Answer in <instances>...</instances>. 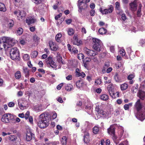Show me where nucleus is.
Masks as SVG:
<instances>
[{"label":"nucleus","instance_id":"nucleus-20","mask_svg":"<svg viewBox=\"0 0 145 145\" xmlns=\"http://www.w3.org/2000/svg\"><path fill=\"white\" fill-rule=\"evenodd\" d=\"M34 134L31 132H28L27 133L26 135V139L27 141H30L32 138L33 137Z\"/></svg>","mask_w":145,"mask_h":145},{"label":"nucleus","instance_id":"nucleus-7","mask_svg":"<svg viewBox=\"0 0 145 145\" xmlns=\"http://www.w3.org/2000/svg\"><path fill=\"white\" fill-rule=\"evenodd\" d=\"M93 41L94 43L93 48L97 52H99L101 50V41L96 38H93Z\"/></svg>","mask_w":145,"mask_h":145},{"label":"nucleus","instance_id":"nucleus-37","mask_svg":"<svg viewBox=\"0 0 145 145\" xmlns=\"http://www.w3.org/2000/svg\"><path fill=\"white\" fill-rule=\"evenodd\" d=\"M57 57V61L60 63H62V57L61 55L59 53H57V56H56Z\"/></svg>","mask_w":145,"mask_h":145},{"label":"nucleus","instance_id":"nucleus-60","mask_svg":"<svg viewBox=\"0 0 145 145\" xmlns=\"http://www.w3.org/2000/svg\"><path fill=\"white\" fill-rule=\"evenodd\" d=\"M121 64L120 63L118 62L115 64V67L116 69H118L119 68V67L121 66Z\"/></svg>","mask_w":145,"mask_h":145},{"label":"nucleus","instance_id":"nucleus-17","mask_svg":"<svg viewBox=\"0 0 145 145\" xmlns=\"http://www.w3.org/2000/svg\"><path fill=\"white\" fill-rule=\"evenodd\" d=\"M37 21V19L33 17H29L26 20V22L28 24H33Z\"/></svg>","mask_w":145,"mask_h":145},{"label":"nucleus","instance_id":"nucleus-59","mask_svg":"<svg viewBox=\"0 0 145 145\" xmlns=\"http://www.w3.org/2000/svg\"><path fill=\"white\" fill-rule=\"evenodd\" d=\"M28 121L30 124H32L33 123V119L32 117L30 116L29 118Z\"/></svg>","mask_w":145,"mask_h":145},{"label":"nucleus","instance_id":"nucleus-27","mask_svg":"<svg viewBox=\"0 0 145 145\" xmlns=\"http://www.w3.org/2000/svg\"><path fill=\"white\" fill-rule=\"evenodd\" d=\"M107 30L106 29L104 28H100L99 30V33L101 35L105 34Z\"/></svg>","mask_w":145,"mask_h":145},{"label":"nucleus","instance_id":"nucleus-51","mask_svg":"<svg viewBox=\"0 0 145 145\" xmlns=\"http://www.w3.org/2000/svg\"><path fill=\"white\" fill-rule=\"evenodd\" d=\"M119 53L122 56H124L125 54V50L123 49H121L119 51Z\"/></svg>","mask_w":145,"mask_h":145},{"label":"nucleus","instance_id":"nucleus-30","mask_svg":"<svg viewBox=\"0 0 145 145\" xmlns=\"http://www.w3.org/2000/svg\"><path fill=\"white\" fill-rule=\"evenodd\" d=\"M61 141L63 145H66L67 142V138L65 136L62 137L61 139Z\"/></svg>","mask_w":145,"mask_h":145},{"label":"nucleus","instance_id":"nucleus-39","mask_svg":"<svg viewBox=\"0 0 145 145\" xmlns=\"http://www.w3.org/2000/svg\"><path fill=\"white\" fill-rule=\"evenodd\" d=\"M83 83L81 81L79 80L76 82V86L78 88H80L83 86Z\"/></svg>","mask_w":145,"mask_h":145},{"label":"nucleus","instance_id":"nucleus-28","mask_svg":"<svg viewBox=\"0 0 145 145\" xmlns=\"http://www.w3.org/2000/svg\"><path fill=\"white\" fill-rule=\"evenodd\" d=\"M108 96L105 94L102 95L100 96L101 99L103 101H106L108 99Z\"/></svg>","mask_w":145,"mask_h":145},{"label":"nucleus","instance_id":"nucleus-10","mask_svg":"<svg viewBox=\"0 0 145 145\" xmlns=\"http://www.w3.org/2000/svg\"><path fill=\"white\" fill-rule=\"evenodd\" d=\"M77 5L78 8V11L80 13H81L82 10H85L88 7L87 4L83 2V0H78Z\"/></svg>","mask_w":145,"mask_h":145},{"label":"nucleus","instance_id":"nucleus-63","mask_svg":"<svg viewBox=\"0 0 145 145\" xmlns=\"http://www.w3.org/2000/svg\"><path fill=\"white\" fill-rule=\"evenodd\" d=\"M20 44L22 45H24L26 43L25 41L23 39H20Z\"/></svg>","mask_w":145,"mask_h":145},{"label":"nucleus","instance_id":"nucleus-26","mask_svg":"<svg viewBox=\"0 0 145 145\" xmlns=\"http://www.w3.org/2000/svg\"><path fill=\"white\" fill-rule=\"evenodd\" d=\"M43 108L41 105H38L35 106L34 110L35 111L38 112L42 110Z\"/></svg>","mask_w":145,"mask_h":145},{"label":"nucleus","instance_id":"nucleus-8","mask_svg":"<svg viewBox=\"0 0 145 145\" xmlns=\"http://www.w3.org/2000/svg\"><path fill=\"white\" fill-rule=\"evenodd\" d=\"M14 14L17 16L18 19L20 20H23L26 15V13L24 11L19 10H15Z\"/></svg>","mask_w":145,"mask_h":145},{"label":"nucleus","instance_id":"nucleus-33","mask_svg":"<svg viewBox=\"0 0 145 145\" xmlns=\"http://www.w3.org/2000/svg\"><path fill=\"white\" fill-rule=\"evenodd\" d=\"M124 131L123 130H122L120 131L119 133V136L118 137H117L118 141V144L120 140H121L120 138L123 135Z\"/></svg>","mask_w":145,"mask_h":145},{"label":"nucleus","instance_id":"nucleus-2","mask_svg":"<svg viewBox=\"0 0 145 145\" xmlns=\"http://www.w3.org/2000/svg\"><path fill=\"white\" fill-rule=\"evenodd\" d=\"M46 115L42 114L38 118L37 125L41 128H44L48 125Z\"/></svg>","mask_w":145,"mask_h":145},{"label":"nucleus","instance_id":"nucleus-47","mask_svg":"<svg viewBox=\"0 0 145 145\" xmlns=\"http://www.w3.org/2000/svg\"><path fill=\"white\" fill-rule=\"evenodd\" d=\"M23 32V29L21 28H19L17 30L16 34L20 35L22 34Z\"/></svg>","mask_w":145,"mask_h":145},{"label":"nucleus","instance_id":"nucleus-16","mask_svg":"<svg viewBox=\"0 0 145 145\" xmlns=\"http://www.w3.org/2000/svg\"><path fill=\"white\" fill-rule=\"evenodd\" d=\"M99 10L100 12L103 14H106L109 13H111L113 10V8L112 7H110L108 9H105L102 10V8H100Z\"/></svg>","mask_w":145,"mask_h":145},{"label":"nucleus","instance_id":"nucleus-14","mask_svg":"<svg viewBox=\"0 0 145 145\" xmlns=\"http://www.w3.org/2000/svg\"><path fill=\"white\" fill-rule=\"evenodd\" d=\"M138 2L137 0H135L133 2L129 4L130 9L132 11H135L137 9Z\"/></svg>","mask_w":145,"mask_h":145},{"label":"nucleus","instance_id":"nucleus-34","mask_svg":"<svg viewBox=\"0 0 145 145\" xmlns=\"http://www.w3.org/2000/svg\"><path fill=\"white\" fill-rule=\"evenodd\" d=\"M128 87V85L126 83H124L121 85L120 88L121 90H126Z\"/></svg>","mask_w":145,"mask_h":145},{"label":"nucleus","instance_id":"nucleus-4","mask_svg":"<svg viewBox=\"0 0 145 145\" xmlns=\"http://www.w3.org/2000/svg\"><path fill=\"white\" fill-rule=\"evenodd\" d=\"M3 40L7 46H6V49L14 46L17 42L15 39L7 37H3Z\"/></svg>","mask_w":145,"mask_h":145},{"label":"nucleus","instance_id":"nucleus-9","mask_svg":"<svg viewBox=\"0 0 145 145\" xmlns=\"http://www.w3.org/2000/svg\"><path fill=\"white\" fill-rule=\"evenodd\" d=\"M108 132L109 134L112 136V138L116 144H118V142L117 140L118 138L115 135L114 128L110 127L108 129Z\"/></svg>","mask_w":145,"mask_h":145},{"label":"nucleus","instance_id":"nucleus-55","mask_svg":"<svg viewBox=\"0 0 145 145\" xmlns=\"http://www.w3.org/2000/svg\"><path fill=\"white\" fill-rule=\"evenodd\" d=\"M30 112L29 111H27L24 115V118L26 120H27L29 117Z\"/></svg>","mask_w":145,"mask_h":145},{"label":"nucleus","instance_id":"nucleus-48","mask_svg":"<svg viewBox=\"0 0 145 145\" xmlns=\"http://www.w3.org/2000/svg\"><path fill=\"white\" fill-rule=\"evenodd\" d=\"M99 131V128L98 126H95L93 128V133L95 134H97Z\"/></svg>","mask_w":145,"mask_h":145},{"label":"nucleus","instance_id":"nucleus-57","mask_svg":"<svg viewBox=\"0 0 145 145\" xmlns=\"http://www.w3.org/2000/svg\"><path fill=\"white\" fill-rule=\"evenodd\" d=\"M15 76L16 79H19L21 77V73H15Z\"/></svg>","mask_w":145,"mask_h":145},{"label":"nucleus","instance_id":"nucleus-25","mask_svg":"<svg viewBox=\"0 0 145 145\" xmlns=\"http://www.w3.org/2000/svg\"><path fill=\"white\" fill-rule=\"evenodd\" d=\"M89 133L88 132H85L84 133V140L85 142L87 143L89 142Z\"/></svg>","mask_w":145,"mask_h":145},{"label":"nucleus","instance_id":"nucleus-11","mask_svg":"<svg viewBox=\"0 0 145 145\" xmlns=\"http://www.w3.org/2000/svg\"><path fill=\"white\" fill-rule=\"evenodd\" d=\"M46 63L48 67H51L54 69L56 68L57 67L56 64L53 61L52 57H49L46 59Z\"/></svg>","mask_w":145,"mask_h":145},{"label":"nucleus","instance_id":"nucleus-35","mask_svg":"<svg viewBox=\"0 0 145 145\" xmlns=\"http://www.w3.org/2000/svg\"><path fill=\"white\" fill-rule=\"evenodd\" d=\"M62 36V35L60 33H58L57 34L55 37L56 40L58 42H61L60 39Z\"/></svg>","mask_w":145,"mask_h":145},{"label":"nucleus","instance_id":"nucleus-1","mask_svg":"<svg viewBox=\"0 0 145 145\" xmlns=\"http://www.w3.org/2000/svg\"><path fill=\"white\" fill-rule=\"evenodd\" d=\"M135 106L137 111L136 117L140 120L143 121L145 119V110H142V105L140 99L138 100L136 103Z\"/></svg>","mask_w":145,"mask_h":145},{"label":"nucleus","instance_id":"nucleus-22","mask_svg":"<svg viewBox=\"0 0 145 145\" xmlns=\"http://www.w3.org/2000/svg\"><path fill=\"white\" fill-rule=\"evenodd\" d=\"M6 46L5 43L3 41V37L0 39V50H2L3 48L6 49Z\"/></svg>","mask_w":145,"mask_h":145},{"label":"nucleus","instance_id":"nucleus-3","mask_svg":"<svg viewBox=\"0 0 145 145\" xmlns=\"http://www.w3.org/2000/svg\"><path fill=\"white\" fill-rule=\"evenodd\" d=\"M102 105L101 103H97L95 107V111L97 112V115L98 114L99 118L101 117L106 118L108 116V114L106 111L103 110L101 108Z\"/></svg>","mask_w":145,"mask_h":145},{"label":"nucleus","instance_id":"nucleus-61","mask_svg":"<svg viewBox=\"0 0 145 145\" xmlns=\"http://www.w3.org/2000/svg\"><path fill=\"white\" fill-rule=\"evenodd\" d=\"M63 85V83L60 84L57 86V89L58 90L61 89Z\"/></svg>","mask_w":145,"mask_h":145},{"label":"nucleus","instance_id":"nucleus-40","mask_svg":"<svg viewBox=\"0 0 145 145\" xmlns=\"http://www.w3.org/2000/svg\"><path fill=\"white\" fill-rule=\"evenodd\" d=\"M85 126L88 129H89L92 126V124L88 121H86L85 123Z\"/></svg>","mask_w":145,"mask_h":145},{"label":"nucleus","instance_id":"nucleus-53","mask_svg":"<svg viewBox=\"0 0 145 145\" xmlns=\"http://www.w3.org/2000/svg\"><path fill=\"white\" fill-rule=\"evenodd\" d=\"M84 57V55L82 54H79L77 56V58L80 60L83 59Z\"/></svg>","mask_w":145,"mask_h":145},{"label":"nucleus","instance_id":"nucleus-32","mask_svg":"<svg viewBox=\"0 0 145 145\" xmlns=\"http://www.w3.org/2000/svg\"><path fill=\"white\" fill-rule=\"evenodd\" d=\"M72 88L73 86L71 84H67L65 85V89L68 91H71Z\"/></svg>","mask_w":145,"mask_h":145},{"label":"nucleus","instance_id":"nucleus-50","mask_svg":"<svg viewBox=\"0 0 145 145\" xmlns=\"http://www.w3.org/2000/svg\"><path fill=\"white\" fill-rule=\"evenodd\" d=\"M36 5H39L41 3L42 0H32Z\"/></svg>","mask_w":145,"mask_h":145},{"label":"nucleus","instance_id":"nucleus-23","mask_svg":"<svg viewBox=\"0 0 145 145\" xmlns=\"http://www.w3.org/2000/svg\"><path fill=\"white\" fill-rule=\"evenodd\" d=\"M120 93L118 91L115 92V91H114L112 93H111V94H110L113 98H116L119 97Z\"/></svg>","mask_w":145,"mask_h":145},{"label":"nucleus","instance_id":"nucleus-42","mask_svg":"<svg viewBox=\"0 0 145 145\" xmlns=\"http://www.w3.org/2000/svg\"><path fill=\"white\" fill-rule=\"evenodd\" d=\"M38 53L36 51H34L31 53V57L33 58H35L37 56Z\"/></svg>","mask_w":145,"mask_h":145},{"label":"nucleus","instance_id":"nucleus-43","mask_svg":"<svg viewBox=\"0 0 145 145\" xmlns=\"http://www.w3.org/2000/svg\"><path fill=\"white\" fill-rule=\"evenodd\" d=\"M67 32L69 35H72L74 34V31L72 28H69L68 29Z\"/></svg>","mask_w":145,"mask_h":145},{"label":"nucleus","instance_id":"nucleus-6","mask_svg":"<svg viewBox=\"0 0 145 145\" xmlns=\"http://www.w3.org/2000/svg\"><path fill=\"white\" fill-rule=\"evenodd\" d=\"M14 118V116L13 115L7 113L5 114L2 116L1 120L3 122L8 123L10 122Z\"/></svg>","mask_w":145,"mask_h":145},{"label":"nucleus","instance_id":"nucleus-5","mask_svg":"<svg viewBox=\"0 0 145 145\" xmlns=\"http://www.w3.org/2000/svg\"><path fill=\"white\" fill-rule=\"evenodd\" d=\"M10 57L13 60H20L19 53L18 50L16 47L12 48L10 52Z\"/></svg>","mask_w":145,"mask_h":145},{"label":"nucleus","instance_id":"nucleus-15","mask_svg":"<svg viewBox=\"0 0 145 145\" xmlns=\"http://www.w3.org/2000/svg\"><path fill=\"white\" fill-rule=\"evenodd\" d=\"M72 42L73 44L77 46L81 44L82 43V41L78 39L77 36L76 35L74 36Z\"/></svg>","mask_w":145,"mask_h":145},{"label":"nucleus","instance_id":"nucleus-41","mask_svg":"<svg viewBox=\"0 0 145 145\" xmlns=\"http://www.w3.org/2000/svg\"><path fill=\"white\" fill-rule=\"evenodd\" d=\"M16 138V137L14 135H10L8 137L9 139L12 142L15 141Z\"/></svg>","mask_w":145,"mask_h":145},{"label":"nucleus","instance_id":"nucleus-45","mask_svg":"<svg viewBox=\"0 0 145 145\" xmlns=\"http://www.w3.org/2000/svg\"><path fill=\"white\" fill-rule=\"evenodd\" d=\"M8 26L9 27H12L14 25V22L12 20L9 19L8 21Z\"/></svg>","mask_w":145,"mask_h":145},{"label":"nucleus","instance_id":"nucleus-52","mask_svg":"<svg viewBox=\"0 0 145 145\" xmlns=\"http://www.w3.org/2000/svg\"><path fill=\"white\" fill-rule=\"evenodd\" d=\"M110 65L108 63H105V66L104 67V69H103V72H105L106 71V69Z\"/></svg>","mask_w":145,"mask_h":145},{"label":"nucleus","instance_id":"nucleus-64","mask_svg":"<svg viewBox=\"0 0 145 145\" xmlns=\"http://www.w3.org/2000/svg\"><path fill=\"white\" fill-rule=\"evenodd\" d=\"M44 145H56L55 142H52L48 143H46Z\"/></svg>","mask_w":145,"mask_h":145},{"label":"nucleus","instance_id":"nucleus-13","mask_svg":"<svg viewBox=\"0 0 145 145\" xmlns=\"http://www.w3.org/2000/svg\"><path fill=\"white\" fill-rule=\"evenodd\" d=\"M84 53L88 56H94L97 54L96 52L89 49L86 47L84 48Z\"/></svg>","mask_w":145,"mask_h":145},{"label":"nucleus","instance_id":"nucleus-29","mask_svg":"<svg viewBox=\"0 0 145 145\" xmlns=\"http://www.w3.org/2000/svg\"><path fill=\"white\" fill-rule=\"evenodd\" d=\"M6 10V7L4 4L0 3V11L5 12Z\"/></svg>","mask_w":145,"mask_h":145},{"label":"nucleus","instance_id":"nucleus-58","mask_svg":"<svg viewBox=\"0 0 145 145\" xmlns=\"http://www.w3.org/2000/svg\"><path fill=\"white\" fill-rule=\"evenodd\" d=\"M51 118L53 119H55L57 117V114L55 112H53L52 114Z\"/></svg>","mask_w":145,"mask_h":145},{"label":"nucleus","instance_id":"nucleus-46","mask_svg":"<svg viewBox=\"0 0 145 145\" xmlns=\"http://www.w3.org/2000/svg\"><path fill=\"white\" fill-rule=\"evenodd\" d=\"M138 85L136 86H133L132 87L131 91L133 93H136L137 91Z\"/></svg>","mask_w":145,"mask_h":145},{"label":"nucleus","instance_id":"nucleus-62","mask_svg":"<svg viewBox=\"0 0 145 145\" xmlns=\"http://www.w3.org/2000/svg\"><path fill=\"white\" fill-rule=\"evenodd\" d=\"M8 106L9 107H12L14 106V103L12 102H10L8 103Z\"/></svg>","mask_w":145,"mask_h":145},{"label":"nucleus","instance_id":"nucleus-49","mask_svg":"<svg viewBox=\"0 0 145 145\" xmlns=\"http://www.w3.org/2000/svg\"><path fill=\"white\" fill-rule=\"evenodd\" d=\"M76 76L77 77H80L81 78H84L86 76L85 73H76Z\"/></svg>","mask_w":145,"mask_h":145},{"label":"nucleus","instance_id":"nucleus-56","mask_svg":"<svg viewBox=\"0 0 145 145\" xmlns=\"http://www.w3.org/2000/svg\"><path fill=\"white\" fill-rule=\"evenodd\" d=\"M135 77V75L134 74H132L128 76V79L129 80H131Z\"/></svg>","mask_w":145,"mask_h":145},{"label":"nucleus","instance_id":"nucleus-36","mask_svg":"<svg viewBox=\"0 0 145 145\" xmlns=\"http://www.w3.org/2000/svg\"><path fill=\"white\" fill-rule=\"evenodd\" d=\"M123 12L122 13H121V12H117V13L119 14L120 15H121V19L122 20L124 21H125L127 18V17L125 14L123 13Z\"/></svg>","mask_w":145,"mask_h":145},{"label":"nucleus","instance_id":"nucleus-19","mask_svg":"<svg viewBox=\"0 0 145 145\" xmlns=\"http://www.w3.org/2000/svg\"><path fill=\"white\" fill-rule=\"evenodd\" d=\"M107 89L109 94H111L114 91V87L112 84H110L107 88Z\"/></svg>","mask_w":145,"mask_h":145},{"label":"nucleus","instance_id":"nucleus-18","mask_svg":"<svg viewBox=\"0 0 145 145\" xmlns=\"http://www.w3.org/2000/svg\"><path fill=\"white\" fill-rule=\"evenodd\" d=\"M137 96L142 100L145 98V92L141 90H139L137 94Z\"/></svg>","mask_w":145,"mask_h":145},{"label":"nucleus","instance_id":"nucleus-44","mask_svg":"<svg viewBox=\"0 0 145 145\" xmlns=\"http://www.w3.org/2000/svg\"><path fill=\"white\" fill-rule=\"evenodd\" d=\"M23 58L24 60L28 61L29 59V56L27 54H25L23 55Z\"/></svg>","mask_w":145,"mask_h":145},{"label":"nucleus","instance_id":"nucleus-12","mask_svg":"<svg viewBox=\"0 0 145 145\" xmlns=\"http://www.w3.org/2000/svg\"><path fill=\"white\" fill-rule=\"evenodd\" d=\"M18 106L21 110H24L25 108L26 105L27 104V102L25 100H18Z\"/></svg>","mask_w":145,"mask_h":145},{"label":"nucleus","instance_id":"nucleus-38","mask_svg":"<svg viewBox=\"0 0 145 145\" xmlns=\"http://www.w3.org/2000/svg\"><path fill=\"white\" fill-rule=\"evenodd\" d=\"M142 7V5L141 3H140L139 4L138 6V8L137 12V15L138 16H139L140 15V13L141 11V8Z\"/></svg>","mask_w":145,"mask_h":145},{"label":"nucleus","instance_id":"nucleus-31","mask_svg":"<svg viewBox=\"0 0 145 145\" xmlns=\"http://www.w3.org/2000/svg\"><path fill=\"white\" fill-rule=\"evenodd\" d=\"M123 112V111L122 110L120 109H118L116 110L114 112V114L116 116L118 115L122 114Z\"/></svg>","mask_w":145,"mask_h":145},{"label":"nucleus","instance_id":"nucleus-21","mask_svg":"<svg viewBox=\"0 0 145 145\" xmlns=\"http://www.w3.org/2000/svg\"><path fill=\"white\" fill-rule=\"evenodd\" d=\"M51 50L56 51L58 48L57 45H56L53 42L50 43L49 44Z\"/></svg>","mask_w":145,"mask_h":145},{"label":"nucleus","instance_id":"nucleus-24","mask_svg":"<svg viewBox=\"0 0 145 145\" xmlns=\"http://www.w3.org/2000/svg\"><path fill=\"white\" fill-rule=\"evenodd\" d=\"M115 8L118 11H117L118 12H121V13H122L123 12V11L121 10L120 8V3L118 2H116L115 3Z\"/></svg>","mask_w":145,"mask_h":145},{"label":"nucleus","instance_id":"nucleus-54","mask_svg":"<svg viewBox=\"0 0 145 145\" xmlns=\"http://www.w3.org/2000/svg\"><path fill=\"white\" fill-rule=\"evenodd\" d=\"M95 82L96 85H99L101 83V79L98 78L95 80Z\"/></svg>","mask_w":145,"mask_h":145}]
</instances>
